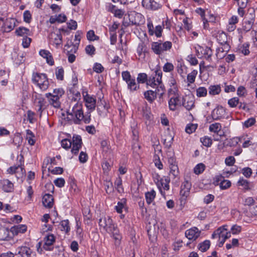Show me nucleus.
Listing matches in <instances>:
<instances>
[{"mask_svg":"<svg viewBox=\"0 0 257 257\" xmlns=\"http://www.w3.org/2000/svg\"><path fill=\"white\" fill-rule=\"evenodd\" d=\"M38 108L37 109V112L39 113V116L41 117L42 112L46 108V101L43 98L38 99V104L36 105Z\"/></svg>","mask_w":257,"mask_h":257,"instance_id":"nucleus-37","label":"nucleus"},{"mask_svg":"<svg viewBox=\"0 0 257 257\" xmlns=\"http://www.w3.org/2000/svg\"><path fill=\"white\" fill-rule=\"evenodd\" d=\"M95 48L92 45H88L85 48L86 53L91 57L95 54Z\"/></svg>","mask_w":257,"mask_h":257,"instance_id":"nucleus-54","label":"nucleus"},{"mask_svg":"<svg viewBox=\"0 0 257 257\" xmlns=\"http://www.w3.org/2000/svg\"><path fill=\"white\" fill-rule=\"evenodd\" d=\"M191 186V183L185 178L184 181L182 183L181 186V190L180 192V195L184 197L185 199L189 196Z\"/></svg>","mask_w":257,"mask_h":257,"instance_id":"nucleus-19","label":"nucleus"},{"mask_svg":"<svg viewBox=\"0 0 257 257\" xmlns=\"http://www.w3.org/2000/svg\"><path fill=\"white\" fill-rule=\"evenodd\" d=\"M44 241L43 248L46 250H53L52 245L55 241V236L53 234H49L44 238Z\"/></svg>","mask_w":257,"mask_h":257,"instance_id":"nucleus-22","label":"nucleus"},{"mask_svg":"<svg viewBox=\"0 0 257 257\" xmlns=\"http://www.w3.org/2000/svg\"><path fill=\"white\" fill-rule=\"evenodd\" d=\"M239 51L244 55H248L249 53V44L247 43H244L242 44L239 48Z\"/></svg>","mask_w":257,"mask_h":257,"instance_id":"nucleus-63","label":"nucleus"},{"mask_svg":"<svg viewBox=\"0 0 257 257\" xmlns=\"http://www.w3.org/2000/svg\"><path fill=\"white\" fill-rule=\"evenodd\" d=\"M149 52L146 45L143 43H140L136 49V57L141 62L146 61V57L148 55Z\"/></svg>","mask_w":257,"mask_h":257,"instance_id":"nucleus-13","label":"nucleus"},{"mask_svg":"<svg viewBox=\"0 0 257 257\" xmlns=\"http://www.w3.org/2000/svg\"><path fill=\"white\" fill-rule=\"evenodd\" d=\"M156 196V191L152 189L150 191L145 193V199L148 204H151L153 201Z\"/></svg>","mask_w":257,"mask_h":257,"instance_id":"nucleus-35","label":"nucleus"},{"mask_svg":"<svg viewBox=\"0 0 257 257\" xmlns=\"http://www.w3.org/2000/svg\"><path fill=\"white\" fill-rule=\"evenodd\" d=\"M137 81L138 83L143 84L146 82L147 84L148 76L146 73H140L138 75L137 77Z\"/></svg>","mask_w":257,"mask_h":257,"instance_id":"nucleus-53","label":"nucleus"},{"mask_svg":"<svg viewBox=\"0 0 257 257\" xmlns=\"http://www.w3.org/2000/svg\"><path fill=\"white\" fill-rule=\"evenodd\" d=\"M87 39L90 41H94L95 40H98L99 37L95 35L94 31L90 30L86 34Z\"/></svg>","mask_w":257,"mask_h":257,"instance_id":"nucleus-56","label":"nucleus"},{"mask_svg":"<svg viewBox=\"0 0 257 257\" xmlns=\"http://www.w3.org/2000/svg\"><path fill=\"white\" fill-rule=\"evenodd\" d=\"M231 185V183L229 180L223 179V180L220 183L219 187L221 190H226L230 188Z\"/></svg>","mask_w":257,"mask_h":257,"instance_id":"nucleus-55","label":"nucleus"},{"mask_svg":"<svg viewBox=\"0 0 257 257\" xmlns=\"http://www.w3.org/2000/svg\"><path fill=\"white\" fill-rule=\"evenodd\" d=\"M60 225L61 230L65 231L66 233H68L70 230L69 222L67 219L61 221Z\"/></svg>","mask_w":257,"mask_h":257,"instance_id":"nucleus-49","label":"nucleus"},{"mask_svg":"<svg viewBox=\"0 0 257 257\" xmlns=\"http://www.w3.org/2000/svg\"><path fill=\"white\" fill-rule=\"evenodd\" d=\"M53 196L49 194H46L42 198V203L44 206L47 208H51L53 205Z\"/></svg>","mask_w":257,"mask_h":257,"instance_id":"nucleus-30","label":"nucleus"},{"mask_svg":"<svg viewBox=\"0 0 257 257\" xmlns=\"http://www.w3.org/2000/svg\"><path fill=\"white\" fill-rule=\"evenodd\" d=\"M198 74V71L196 70H193L191 72L188 74L187 76V80L188 85L192 84L195 82L196 77Z\"/></svg>","mask_w":257,"mask_h":257,"instance_id":"nucleus-44","label":"nucleus"},{"mask_svg":"<svg viewBox=\"0 0 257 257\" xmlns=\"http://www.w3.org/2000/svg\"><path fill=\"white\" fill-rule=\"evenodd\" d=\"M200 142L202 145L206 147H210L212 144L211 138L208 136H204L200 138Z\"/></svg>","mask_w":257,"mask_h":257,"instance_id":"nucleus-51","label":"nucleus"},{"mask_svg":"<svg viewBox=\"0 0 257 257\" xmlns=\"http://www.w3.org/2000/svg\"><path fill=\"white\" fill-rule=\"evenodd\" d=\"M201 233V230L194 226L186 230L185 235L189 240L195 241L200 236Z\"/></svg>","mask_w":257,"mask_h":257,"instance_id":"nucleus-17","label":"nucleus"},{"mask_svg":"<svg viewBox=\"0 0 257 257\" xmlns=\"http://www.w3.org/2000/svg\"><path fill=\"white\" fill-rule=\"evenodd\" d=\"M154 162L155 165V166L157 167L159 169L161 170L163 168V165L161 162L160 160V158L158 155H155L154 156Z\"/></svg>","mask_w":257,"mask_h":257,"instance_id":"nucleus-60","label":"nucleus"},{"mask_svg":"<svg viewBox=\"0 0 257 257\" xmlns=\"http://www.w3.org/2000/svg\"><path fill=\"white\" fill-rule=\"evenodd\" d=\"M222 128L221 124L219 122H215L211 124L209 127V130L210 132H213L218 134Z\"/></svg>","mask_w":257,"mask_h":257,"instance_id":"nucleus-43","label":"nucleus"},{"mask_svg":"<svg viewBox=\"0 0 257 257\" xmlns=\"http://www.w3.org/2000/svg\"><path fill=\"white\" fill-rule=\"evenodd\" d=\"M225 114V108L220 105L217 106L211 112V116L213 120H219L224 117Z\"/></svg>","mask_w":257,"mask_h":257,"instance_id":"nucleus-23","label":"nucleus"},{"mask_svg":"<svg viewBox=\"0 0 257 257\" xmlns=\"http://www.w3.org/2000/svg\"><path fill=\"white\" fill-rule=\"evenodd\" d=\"M237 185L242 187L244 191L250 190L249 182L243 177H240L237 182Z\"/></svg>","mask_w":257,"mask_h":257,"instance_id":"nucleus-38","label":"nucleus"},{"mask_svg":"<svg viewBox=\"0 0 257 257\" xmlns=\"http://www.w3.org/2000/svg\"><path fill=\"white\" fill-rule=\"evenodd\" d=\"M32 250L31 249L26 246H22L19 248L18 254L20 257H31Z\"/></svg>","mask_w":257,"mask_h":257,"instance_id":"nucleus-31","label":"nucleus"},{"mask_svg":"<svg viewBox=\"0 0 257 257\" xmlns=\"http://www.w3.org/2000/svg\"><path fill=\"white\" fill-rule=\"evenodd\" d=\"M174 65L169 62L165 63L163 67V70L165 72H170L174 70Z\"/></svg>","mask_w":257,"mask_h":257,"instance_id":"nucleus-64","label":"nucleus"},{"mask_svg":"<svg viewBox=\"0 0 257 257\" xmlns=\"http://www.w3.org/2000/svg\"><path fill=\"white\" fill-rule=\"evenodd\" d=\"M241 173L247 178H249L252 175V170L249 167H245L241 170Z\"/></svg>","mask_w":257,"mask_h":257,"instance_id":"nucleus-62","label":"nucleus"},{"mask_svg":"<svg viewBox=\"0 0 257 257\" xmlns=\"http://www.w3.org/2000/svg\"><path fill=\"white\" fill-rule=\"evenodd\" d=\"M216 38L220 46L216 49V55L217 57L222 58L230 49V46L227 43V37L225 33L222 32L218 33Z\"/></svg>","mask_w":257,"mask_h":257,"instance_id":"nucleus-5","label":"nucleus"},{"mask_svg":"<svg viewBox=\"0 0 257 257\" xmlns=\"http://www.w3.org/2000/svg\"><path fill=\"white\" fill-rule=\"evenodd\" d=\"M197 127V124H193L190 123L186 126L185 131L186 132L189 134H192L193 132H195Z\"/></svg>","mask_w":257,"mask_h":257,"instance_id":"nucleus-59","label":"nucleus"},{"mask_svg":"<svg viewBox=\"0 0 257 257\" xmlns=\"http://www.w3.org/2000/svg\"><path fill=\"white\" fill-rule=\"evenodd\" d=\"M172 47V43L170 41H165L162 43L161 41H159L151 43V49L157 55L162 54L165 52L169 51Z\"/></svg>","mask_w":257,"mask_h":257,"instance_id":"nucleus-8","label":"nucleus"},{"mask_svg":"<svg viewBox=\"0 0 257 257\" xmlns=\"http://www.w3.org/2000/svg\"><path fill=\"white\" fill-rule=\"evenodd\" d=\"M255 123V119L253 117H250L246 120L243 122V127L245 128H248L253 125Z\"/></svg>","mask_w":257,"mask_h":257,"instance_id":"nucleus-61","label":"nucleus"},{"mask_svg":"<svg viewBox=\"0 0 257 257\" xmlns=\"http://www.w3.org/2000/svg\"><path fill=\"white\" fill-rule=\"evenodd\" d=\"M17 20L14 18L7 19L2 27L1 31L3 32L8 33L12 31L16 26Z\"/></svg>","mask_w":257,"mask_h":257,"instance_id":"nucleus-21","label":"nucleus"},{"mask_svg":"<svg viewBox=\"0 0 257 257\" xmlns=\"http://www.w3.org/2000/svg\"><path fill=\"white\" fill-rule=\"evenodd\" d=\"M176 70L182 78H185L187 73V67L185 66L184 62L182 60L178 61Z\"/></svg>","mask_w":257,"mask_h":257,"instance_id":"nucleus-27","label":"nucleus"},{"mask_svg":"<svg viewBox=\"0 0 257 257\" xmlns=\"http://www.w3.org/2000/svg\"><path fill=\"white\" fill-rule=\"evenodd\" d=\"M126 204V200L125 198L121 199L115 206V210L118 213H122V210L125 208Z\"/></svg>","mask_w":257,"mask_h":257,"instance_id":"nucleus-40","label":"nucleus"},{"mask_svg":"<svg viewBox=\"0 0 257 257\" xmlns=\"http://www.w3.org/2000/svg\"><path fill=\"white\" fill-rule=\"evenodd\" d=\"M32 80L33 83L38 86L42 91L47 90L49 87L48 79L45 73H33Z\"/></svg>","mask_w":257,"mask_h":257,"instance_id":"nucleus-7","label":"nucleus"},{"mask_svg":"<svg viewBox=\"0 0 257 257\" xmlns=\"http://www.w3.org/2000/svg\"><path fill=\"white\" fill-rule=\"evenodd\" d=\"M239 103V99L237 97H233L228 101V104L231 107H236Z\"/></svg>","mask_w":257,"mask_h":257,"instance_id":"nucleus-57","label":"nucleus"},{"mask_svg":"<svg viewBox=\"0 0 257 257\" xmlns=\"http://www.w3.org/2000/svg\"><path fill=\"white\" fill-rule=\"evenodd\" d=\"M147 27L148 33L150 36L154 35V31L155 30L153 23L150 18L147 19Z\"/></svg>","mask_w":257,"mask_h":257,"instance_id":"nucleus-58","label":"nucleus"},{"mask_svg":"<svg viewBox=\"0 0 257 257\" xmlns=\"http://www.w3.org/2000/svg\"><path fill=\"white\" fill-rule=\"evenodd\" d=\"M170 168L169 175L173 177V179L177 182L180 179L179 170L178 165H173Z\"/></svg>","mask_w":257,"mask_h":257,"instance_id":"nucleus-32","label":"nucleus"},{"mask_svg":"<svg viewBox=\"0 0 257 257\" xmlns=\"http://www.w3.org/2000/svg\"><path fill=\"white\" fill-rule=\"evenodd\" d=\"M82 93L85 106L90 111H92L96 107V99L95 97L89 94L87 91L84 89H83Z\"/></svg>","mask_w":257,"mask_h":257,"instance_id":"nucleus-12","label":"nucleus"},{"mask_svg":"<svg viewBox=\"0 0 257 257\" xmlns=\"http://www.w3.org/2000/svg\"><path fill=\"white\" fill-rule=\"evenodd\" d=\"M27 229V227L26 225L19 224L12 227L10 229V231L13 235H18L19 233H25Z\"/></svg>","mask_w":257,"mask_h":257,"instance_id":"nucleus-29","label":"nucleus"},{"mask_svg":"<svg viewBox=\"0 0 257 257\" xmlns=\"http://www.w3.org/2000/svg\"><path fill=\"white\" fill-rule=\"evenodd\" d=\"M122 179L120 177H118L114 182V186L118 193L122 194L124 193V189L122 186Z\"/></svg>","mask_w":257,"mask_h":257,"instance_id":"nucleus-41","label":"nucleus"},{"mask_svg":"<svg viewBox=\"0 0 257 257\" xmlns=\"http://www.w3.org/2000/svg\"><path fill=\"white\" fill-rule=\"evenodd\" d=\"M208 90L209 94L211 96L218 95L221 91L220 85H211L209 86Z\"/></svg>","mask_w":257,"mask_h":257,"instance_id":"nucleus-33","label":"nucleus"},{"mask_svg":"<svg viewBox=\"0 0 257 257\" xmlns=\"http://www.w3.org/2000/svg\"><path fill=\"white\" fill-rule=\"evenodd\" d=\"M130 20L133 25H140L145 23L144 16L142 14L137 12H134L131 14Z\"/></svg>","mask_w":257,"mask_h":257,"instance_id":"nucleus-24","label":"nucleus"},{"mask_svg":"<svg viewBox=\"0 0 257 257\" xmlns=\"http://www.w3.org/2000/svg\"><path fill=\"white\" fill-rule=\"evenodd\" d=\"M255 14L253 8H249L247 10V13L242 21V28L238 29L239 33H245L251 30L254 32L257 36V23H255Z\"/></svg>","mask_w":257,"mask_h":257,"instance_id":"nucleus-3","label":"nucleus"},{"mask_svg":"<svg viewBox=\"0 0 257 257\" xmlns=\"http://www.w3.org/2000/svg\"><path fill=\"white\" fill-rule=\"evenodd\" d=\"M101 147L103 153L107 154L110 153L111 152L110 145L108 144L107 141H102L101 142Z\"/></svg>","mask_w":257,"mask_h":257,"instance_id":"nucleus-52","label":"nucleus"},{"mask_svg":"<svg viewBox=\"0 0 257 257\" xmlns=\"http://www.w3.org/2000/svg\"><path fill=\"white\" fill-rule=\"evenodd\" d=\"M30 30L24 27H20L15 31V34L21 37H25V36H30L31 35Z\"/></svg>","mask_w":257,"mask_h":257,"instance_id":"nucleus-34","label":"nucleus"},{"mask_svg":"<svg viewBox=\"0 0 257 257\" xmlns=\"http://www.w3.org/2000/svg\"><path fill=\"white\" fill-rule=\"evenodd\" d=\"M23 156H21L20 159V164H18L17 166H14L9 168L7 170L9 174H13L14 173H16L19 169H20L21 170H22V161L23 162Z\"/></svg>","mask_w":257,"mask_h":257,"instance_id":"nucleus-39","label":"nucleus"},{"mask_svg":"<svg viewBox=\"0 0 257 257\" xmlns=\"http://www.w3.org/2000/svg\"><path fill=\"white\" fill-rule=\"evenodd\" d=\"M162 74L161 70H156L147 81V85L155 88L158 94L161 96H162L165 91V87L162 80Z\"/></svg>","mask_w":257,"mask_h":257,"instance_id":"nucleus-4","label":"nucleus"},{"mask_svg":"<svg viewBox=\"0 0 257 257\" xmlns=\"http://www.w3.org/2000/svg\"><path fill=\"white\" fill-rule=\"evenodd\" d=\"M55 75L58 80L62 81L64 80V70L62 66L56 68Z\"/></svg>","mask_w":257,"mask_h":257,"instance_id":"nucleus-47","label":"nucleus"},{"mask_svg":"<svg viewBox=\"0 0 257 257\" xmlns=\"http://www.w3.org/2000/svg\"><path fill=\"white\" fill-rule=\"evenodd\" d=\"M168 94L172 96L168 101L169 108L171 111H175L178 107L182 106V97L179 92Z\"/></svg>","mask_w":257,"mask_h":257,"instance_id":"nucleus-10","label":"nucleus"},{"mask_svg":"<svg viewBox=\"0 0 257 257\" xmlns=\"http://www.w3.org/2000/svg\"><path fill=\"white\" fill-rule=\"evenodd\" d=\"M142 6L145 9L151 11H156L162 6L159 2L154 0H143Z\"/></svg>","mask_w":257,"mask_h":257,"instance_id":"nucleus-20","label":"nucleus"},{"mask_svg":"<svg viewBox=\"0 0 257 257\" xmlns=\"http://www.w3.org/2000/svg\"><path fill=\"white\" fill-rule=\"evenodd\" d=\"M158 92L155 90H147L144 92L145 98L150 102H152L157 97Z\"/></svg>","mask_w":257,"mask_h":257,"instance_id":"nucleus-36","label":"nucleus"},{"mask_svg":"<svg viewBox=\"0 0 257 257\" xmlns=\"http://www.w3.org/2000/svg\"><path fill=\"white\" fill-rule=\"evenodd\" d=\"M99 226L100 229L110 234L115 241L116 244H119L121 239L117 226L113 223L112 219L109 216H104L99 220Z\"/></svg>","mask_w":257,"mask_h":257,"instance_id":"nucleus-2","label":"nucleus"},{"mask_svg":"<svg viewBox=\"0 0 257 257\" xmlns=\"http://www.w3.org/2000/svg\"><path fill=\"white\" fill-rule=\"evenodd\" d=\"M182 106H183L187 110H191L195 107V98L192 94L182 97Z\"/></svg>","mask_w":257,"mask_h":257,"instance_id":"nucleus-16","label":"nucleus"},{"mask_svg":"<svg viewBox=\"0 0 257 257\" xmlns=\"http://www.w3.org/2000/svg\"><path fill=\"white\" fill-rule=\"evenodd\" d=\"M227 227V225H224L220 227V228H223L220 233V238H223L225 240L230 238L231 236V233L230 231H228Z\"/></svg>","mask_w":257,"mask_h":257,"instance_id":"nucleus-45","label":"nucleus"},{"mask_svg":"<svg viewBox=\"0 0 257 257\" xmlns=\"http://www.w3.org/2000/svg\"><path fill=\"white\" fill-rule=\"evenodd\" d=\"M109 103L104 100L100 99L97 106V111L100 116L103 117H106L107 113L109 112Z\"/></svg>","mask_w":257,"mask_h":257,"instance_id":"nucleus-15","label":"nucleus"},{"mask_svg":"<svg viewBox=\"0 0 257 257\" xmlns=\"http://www.w3.org/2000/svg\"><path fill=\"white\" fill-rule=\"evenodd\" d=\"M206 168L205 165L202 163H199L197 164L194 168V173L196 175H199L202 174L205 170Z\"/></svg>","mask_w":257,"mask_h":257,"instance_id":"nucleus-48","label":"nucleus"},{"mask_svg":"<svg viewBox=\"0 0 257 257\" xmlns=\"http://www.w3.org/2000/svg\"><path fill=\"white\" fill-rule=\"evenodd\" d=\"M49 43L50 44L59 48L62 45V36L61 33H51L49 35Z\"/></svg>","mask_w":257,"mask_h":257,"instance_id":"nucleus-18","label":"nucleus"},{"mask_svg":"<svg viewBox=\"0 0 257 257\" xmlns=\"http://www.w3.org/2000/svg\"><path fill=\"white\" fill-rule=\"evenodd\" d=\"M168 84L170 87L168 89V93H176L179 92L177 78L173 75L169 79Z\"/></svg>","mask_w":257,"mask_h":257,"instance_id":"nucleus-25","label":"nucleus"},{"mask_svg":"<svg viewBox=\"0 0 257 257\" xmlns=\"http://www.w3.org/2000/svg\"><path fill=\"white\" fill-rule=\"evenodd\" d=\"M195 50L196 54L198 58H204L209 62L212 61V51L209 47L198 45L195 47Z\"/></svg>","mask_w":257,"mask_h":257,"instance_id":"nucleus-11","label":"nucleus"},{"mask_svg":"<svg viewBox=\"0 0 257 257\" xmlns=\"http://www.w3.org/2000/svg\"><path fill=\"white\" fill-rule=\"evenodd\" d=\"M78 80L77 76L74 74L72 77L71 83L69 87V92L71 96V102H76L71 111L67 112V116L65 119L70 123L80 124V93L78 90Z\"/></svg>","mask_w":257,"mask_h":257,"instance_id":"nucleus-1","label":"nucleus"},{"mask_svg":"<svg viewBox=\"0 0 257 257\" xmlns=\"http://www.w3.org/2000/svg\"><path fill=\"white\" fill-rule=\"evenodd\" d=\"M61 146L63 148L68 149L72 146L71 152L73 154H78L80 148V136L74 135L72 141L69 139H63L61 141Z\"/></svg>","mask_w":257,"mask_h":257,"instance_id":"nucleus-6","label":"nucleus"},{"mask_svg":"<svg viewBox=\"0 0 257 257\" xmlns=\"http://www.w3.org/2000/svg\"><path fill=\"white\" fill-rule=\"evenodd\" d=\"M210 246V242L209 240H205L199 244L198 248L202 252H205L209 249Z\"/></svg>","mask_w":257,"mask_h":257,"instance_id":"nucleus-50","label":"nucleus"},{"mask_svg":"<svg viewBox=\"0 0 257 257\" xmlns=\"http://www.w3.org/2000/svg\"><path fill=\"white\" fill-rule=\"evenodd\" d=\"M167 156V159H168V163L169 167L173 166V165H178L173 152H168Z\"/></svg>","mask_w":257,"mask_h":257,"instance_id":"nucleus-42","label":"nucleus"},{"mask_svg":"<svg viewBox=\"0 0 257 257\" xmlns=\"http://www.w3.org/2000/svg\"><path fill=\"white\" fill-rule=\"evenodd\" d=\"M196 92L198 97H204L207 96L208 89L205 87L200 86L196 89Z\"/></svg>","mask_w":257,"mask_h":257,"instance_id":"nucleus-46","label":"nucleus"},{"mask_svg":"<svg viewBox=\"0 0 257 257\" xmlns=\"http://www.w3.org/2000/svg\"><path fill=\"white\" fill-rule=\"evenodd\" d=\"M122 79L125 81L127 84V89L131 92L137 91L140 88V85L137 83L135 77H132L130 73L127 71H123L121 73Z\"/></svg>","mask_w":257,"mask_h":257,"instance_id":"nucleus-9","label":"nucleus"},{"mask_svg":"<svg viewBox=\"0 0 257 257\" xmlns=\"http://www.w3.org/2000/svg\"><path fill=\"white\" fill-rule=\"evenodd\" d=\"M0 184L2 189L6 192H12L14 190L13 183L8 179L1 180Z\"/></svg>","mask_w":257,"mask_h":257,"instance_id":"nucleus-26","label":"nucleus"},{"mask_svg":"<svg viewBox=\"0 0 257 257\" xmlns=\"http://www.w3.org/2000/svg\"><path fill=\"white\" fill-rule=\"evenodd\" d=\"M170 179L168 176L162 177V180L156 185L161 195L165 198L166 191H168L170 189Z\"/></svg>","mask_w":257,"mask_h":257,"instance_id":"nucleus-14","label":"nucleus"},{"mask_svg":"<svg viewBox=\"0 0 257 257\" xmlns=\"http://www.w3.org/2000/svg\"><path fill=\"white\" fill-rule=\"evenodd\" d=\"M46 97L48 99L49 102L50 104L53 105L55 108H59L61 106V102L59 100L60 97L58 95L53 96L51 93L46 94Z\"/></svg>","mask_w":257,"mask_h":257,"instance_id":"nucleus-28","label":"nucleus"}]
</instances>
